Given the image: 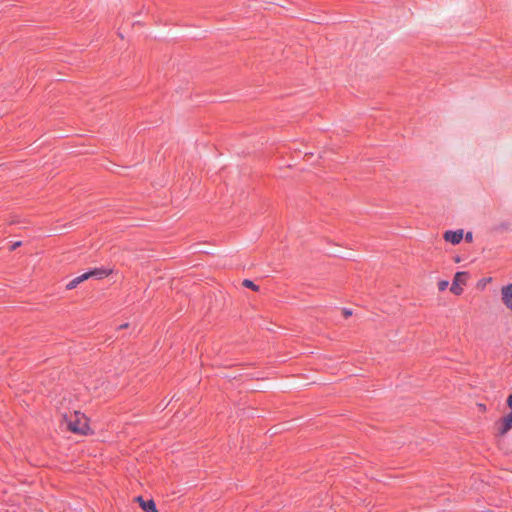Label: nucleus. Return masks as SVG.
<instances>
[{"label":"nucleus","instance_id":"nucleus-9","mask_svg":"<svg viewBox=\"0 0 512 512\" xmlns=\"http://www.w3.org/2000/svg\"><path fill=\"white\" fill-rule=\"evenodd\" d=\"M449 285V282L447 280H441L438 282V288L440 291H444Z\"/></svg>","mask_w":512,"mask_h":512},{"label":"nucleus","instance_id":"nucleus-3","mask_svg":"<svg viewBox=\"0 0 512 512\" xmlns=\"http://www.w3.org/2000/svg\"><path fill=\"white\" fill-rule=\"evenodd\" d=\"M467 277V272H457L454 276L450 291L455 295H461L463 292V286L466 285Z\"/></svg>","mask_w":512,"mask_h":512},{"label":"nucleus","instance_id":"nucleus-11","mask_svg":"<svg viewBox=\"0 0 512 512\" xmlns=\"http://www.w3.org/2000/svg\"><path fill=\"white\" fill-rule=\"evenodd\" d=\"M507 404L512 409V394L508 397Z\"/></svg>","mask_w":512,"mask_h":512},{"label":"nucleus","instance_id":"nucleus-10","mask_svg":"<svg viewBox=\"0 0 512 512\" xmlns=\"http://www.w3.org/2000/svg\"><path fill=\"white\" fill-rule=\"evenodd\" d=\"M465 238H466V240H467L468 242H471V241H472V239H473L472 233H471V232H468V233L466 234Z\"/></svg>","mask_w":512,"mask_h":512},{"label":"nucleus","instance_id":"nucleus-6","mask_svg":"<svg viewBox=\"0 0 512 512\" xmlns=\"http://www.w3.org/2000/svg\"><path fill=\"white\" fill-rule=\"evenodd\" d=\"M135 500L145 512H157L156 504L153 500L145 501L141 496H137Z\"/></svg>","mask_w":512,"mask_h":512},{"label":"nucleus","instance_id":"nucleus-2","mask_svg":"<svg viewBox=\"0 0 512 512\" xmlns=\"http://www.w3.org/2000/svg\"><path fill=\"white\" fill-rule=\"evenodd\" d=\"M108 273L105 271V270H101V269H95V270H92V271H89V272H86L74 279H72L66 286L67 289L71 290V289H74L77 287V285H79L80 283H82L83 281L95 276V277H98V278H103L105 276H107Z\"/></svg>","mask_w":512,"mask_h":512},{"label":"nucleus","instance_id":"nucleus-13","mask_svg":"<svg viewBox=\"0 0 512 512\" xmlns=\"http://www.w3.org/2000/svg\"><path fill=\"white\" fill-rule=\"evenodd\" d=\"M343 313H344V316H345V317H349V316H351V314H352V312H351L350 310H344V312H343Z\"/></svg>","mask_w":512,"mask_h":512},{"label":"nucleus","instance_id":"nucleus-8","mask_svg":"<svg viewBox=\"0 0 512 512\" xmlns=\"http://www.w3.org/2000/svg\"><path fill=\"white\" fill-rule=\"evenodd\" d=\"M243 286L247 287V288H250L254 291H258L259 290V287L257 285H255L251 280H248V279H245L243 281Z\"/></svg>","mask_w":512,"mask_h":512},{"label":"nucleus","instance_id":"nucleus-1","mask_svg":"<svg viewBox=\"0 0 512 512\" xmlns=\"http://www.w3.org/2000/svg\"><path fill=\"white\" fill-rule=\"evenodd\" d=\"M64 424L69 431L76 434L86 435L90 431L87 417L77 411H74L70 415H65Z\"/></svg>","mask_w":512,"mask_h":512},{"label":"nucleus","instance_id":"nucleus-12","mask_svg":"<svg viewBox=\"0 0 512 512\" xmlns=\"http://www.w3.org/2000/svg\"><path fill=\"white\" fill-rule=\"evenodd\" d=\"M20 245H21V242H15V243L12 245L11 249H12V250H14V249H16L17 247H19Z\"/></svg>","mask_w":512,"mask_h":512},{"label":"nucleus","instance_id":"nucleus-14","mask_svg":"<svg viewBox=\"0 0 512 512\" xmlns=\"http://www.w3.org/2000/svg\"><path fill=\"white\" fill-rule=\"evenodd\" d=\"M479 407H480V409L485 410V405L484 404H479Z\"/></svg>","mask_w":512,"mask_h":512},{"label":"nucleus","instance_id":"nucleus-5","mask_svg":"<svg viewBox=\"0 0 512 512\" xmlns=\"http://www.w3.org/2000/svg\"><path fill=\"white\" fill-rule=\"evenodd\" d=\"M443 237L447 242H450L454 245L459 244L463 238V230L446 231Z\"/></svg>","mask_w":512,"mask_h":512},{"label":"nucleus","instance_id":"nucleus-4","mask_svg":"<svg viewBox=\"0 0 512 512\" xmlns=\"http://www.w3.org/2000/svg\"><path fill=\"white\" fill-rule=\"evenodd\" d=\"M501 299L506 308L512 311V283L501 288Z\"/></svg>","mask_w":512,"mask_h":512},{"label":"nucleus","instance_id":"nucleus-7","mask_svg":"<svg viewBox=\"0 0 512 512\" xmlns=\"http://www.w3.org/2000/svg\"><path fill=\"white\" fill-rule=\"evenodd\" d=\"M512 428V412L502 419L499 433L505 435Z\"/></svg>","mask_w":512,"mask_h":512}]
</instances>
